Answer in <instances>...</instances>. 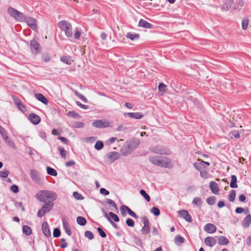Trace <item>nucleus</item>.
<instances>
[{"label":"nucleus","mask_w":251,"mask_h":251,"mask_svg":"<svg viewBox=\"0 0 251 251\" xmlns=\"http://www.w3.org/2000/svg\"><path fill=\"white\" fill-rule=\"evenodd\" d=\"M149 160L152 164L157 166L166 168H172L173 167L171 159L166 156H151L149 157Z\"/></svg>","instance_id":"obj_1"},{"label":"nucleus","mask_w":251,"mask_h":251,"mask_svg":"<svg viewBox=\"0 0 251 251\" xmlns=\"http://www.w3.org/2000/svg\"><path fill=\"white\" fill-rule=\"evenodd\" d=\"M36 198L38 201L42 202H45L48 201L53 202L57 199V195L53 191L41 190L36 194Z\"/></svg>","instance_id":"obj_2"},{"label":"nucleus","mask_w":251,"mask_h":251,"mask_svg":"<svg viewBox=\"0 0 251 251\" xmlns=\"http://www.w3.org/2000/svg\"><path fill=\"white\" fill-rule=\"evenodd\" d=\"M57 25L58 27L65 32V34L68 38L73 37V28L71 24L66 21L59 22Z\"/></svg>","instance_id":"obj_3"},{"label":"nucleus","mask_w":251,"mask_h":251,"mask_svg":"<svg viewBox=\"0 0 251 251\" xmlns=\"http://www.w3.org/2000/svg\"><path fill=\"white\" fill-rule=\"evenodd\" d=\"M8 14L16 20L22 21L24 18V15L23 13L18 11L12 7H9L7 9Z\"/></svg>","instance_id":"obj_4"},{"label":"nucleus","mask_w":251,"mask_h":251,"mask_svg":"<svg viewBox=\"0 0 251 251\" xmlns=\"http://www.w3.org/2000/svg\"><path fill=\"white\" fill-rule=\"evenodd\" d=\"M149 150L152 152L160 154L169 155L171 153L169 150L164 148L161 146H152L149 148Z\"/></svg>","instance_id":"obj_5"},{"label":"nucleus","mask_w":251,"mask_h":251,"mask_svg":"<svg viewBox=\"0 0 251 251\" xmlns=\"http://www.w3.org/2000/svg\"><path fill=\"white\" fill-rule=\"evenodd\" d=\"M92 125L97 128H102L107 127H111L110 123L106 120H97L92 123Z\"/></svg>","instance_id":"obj_6"},{"label":"nucleus","mask_w":251,"mask_h":251,"mask_svg":"<svg viewBox=\"0 0 251 251\" xmlns=\"http://www.w3.org/2000/svg\"><path fill=\"white\" fill-rule=\"evenodd\" d=\"M30 49L33 54H37L41 51V47L39 43L35 39L30 42Z\"/></svg>","instance_id":"obj_7"},{"label":"nucleus","mask_w":251,"mask_h":251,"mask_svg":"<svg viewBox=\"0 0 251 251\" xmlns=\"http://www.w3.org/2000/svg\"><path fill=\"white\" fill-rule=\"evenodd\" d=\"M120 211H121V213L123 217H125L126 215V211L127 212V213L130 216H132V217H133L135 219L138 218V216L136 214V213H135L133 211H132L126 205H122V206H121L120 207Z\"/></svg>","instance_id":"obj_8"},{"label":"nucleus","mask_w":251,"mask_h":251,"mask_svg":"<svg viewBox=\"0 0 251 251\" xmlns=\"http://www.w3.org/2000/svg\"><path fill=\"white\" fill-rule=\"evenodd\" d=\"M22 21L25 22L27 25L33 30H36L37 29L36 21L33 18L30 17H25L24 15V18L22 19Z\"/></svg>","instance_id":"obj_9"},{"label":"nucleus","mask_w":251,"mask_h":251,"mask_svg":"<svg viewBox=\"0 0 251 251\" xmlns=\"http://www.w3.org/2000/svg\"><path fill=\"white\" fill-rule=\"evenodd\" d=\"M30 176L34 183L36 184H39L40 183L41 178L39 173L37 171L34 169L31 170L30 172Z\"/></svg>","instance_id":"obj_10"},{"label":"nucleus","mask_w":251,"mask_h":251,"mask_svg":"<svg viewBox=\"0 0 251 251\" xmlns=\"http://www.w3.org/2000/svg\"><path fill=\"white\" fill-rule=\"evenodd\" d=\"M180 217L185 219L187 222L191 223L192 222L191 216L187 210H181L178 212Z\"/></svg>","instance_id":"obj_11"},{"label":"nucleus","mask_w":251,"mask_h":251,"mask_svg":"<svg viewBox=\"0 0 251 251\" xmlns=\"http://www.w3.org/2000/svg\"><path fill=\"white\" fill-rule=\"evenodd\" d=\"M106 157L111 163H113L119 158L120 154L117 152L111 151L107 154Z\"/></svg>","instance_id":"obj_12"},{"label":"nucleus","mask_w":251,"mask_h":251,"mask_svg":"<svg viewBox=\"0 0 251 251\" xmlns=\"http://www.w3.org/2000/svg\"><path fill=\"white\" fill-rule=\"evenodd\" d=\"M28 119L33 124L36 125L41 121L40 117L34 113H30L28 115Z\"/></svg>","instance_id":"obj_13"},{"label":"nucleus","mask_w":251,"mask_h":251,"mask_svg":"<svg viewBox=\"0 0 251 251\" xmlns=\"http://www.w3.org/2000/svg\"><path fill=\"white\" fill-rule=\"evenodd\" d=\"M124 116H128L130 118H133L135 119H142L144 115L141 112H127L125 113Z\"/></svg>","instance_id":"obj_14"},{"label":"nucleus","mask_w":251,"mask_h":251,"mask_svg":"<svg viewBox=\"0 0 251 251\" xmlns=\"http://www.w3.org/2000/svg\"><path fill=\"white\" fill-rule=\"evenodd\" d=\"M233 4V0H226L221 7V10L225 11L229 10Z\"/></svg>","instance_id":"obj_15"},{"label":"nucleus","mask_w":251,"mask_h":251,"mask_svg":"<svg viewBox=\"0 0 251 251\" xmlns=\"http://www.w3.org/2000/svg\"><path fill=\"white\" fill-rule=\"evenodd\" d=\"M204 230L208 233H213L216 231V227L213 224L208 223L204 226Z\"/></svg>","instance_id":"obj_16"},{"label":"nucleus","mask_w":251,"mask_h":251,"mask_svg":"<svg viewBox=\"0 0 251 251\" xmlns=\"http://www.w3.org/2000/svg\"><path fill=\"white\" fill-rule=\"evenodd\" d=\"M42 227L43 232L46 237H49L51 236L49 226L47 222H44L42 223Z\"/></svg>","instance_id":"obj_17"},{"label":"nucleus","mask_w":251,"mask_h":251,"mask_svg":"<svg viewBox=\"0 0 251 251\" xmlns=\"http://www.w3.org/2000/svg\"><path fill=\"white\" fill-rule=\"evenodd\" d=\"M209 188L211 190L212 193L215 195H217L219 193V188L218 186V184L216 182L214 181H212L209 183Z\"/></svg>","instance_id":"obj_18"},{"label":"nucleus","mask_w":251,"mask_h":251,"mask_svg":"<svg viewBox=\"0 0 251 251\" xmlns=\"http://www.w3.org/2000/svg\"><path fill=\"white\" fill-rule=\"evenodd\" d=\"M35 98L39 101L42 102L44 104L47 105L49 101L47 98L41 93H36L34 95Z\"/></svg>","instance_id":"obj_19"},{"label":"nucleus","mask_w":251,"mask_h":251,"mask_svg":"<svg viewBox=\"0 0 251 251\" xmlns=\"http://www.w3.org/2000/svg\"><path fill=\"white\" fill-rule=\"evenodd\" d=\"M132 151L128 145L123 146L121 149V153L125 156L129 155Z\"/></svg>","instance_id":"obj_20"},{"label":"nucleus","mask_w":251,"mask_h":251,"mask_svg":"<svg viewBox=\"0 0 251 251\" xmlns=\"http://www.w3.org/2000/svg\"><path fill=\"white\" fill-rule=\"evenodd\" d=\"M138 25L140 27L149 29L151 28L153 26V25L151 24L143 19L140 20L138 23Z\"/></svg>","instance_id":"obj_21"},{"label":"nucleus","mask_w":251,"mask_h":251,"mask_svg":"<svg viewBox=\"0 0 251 251\" xmlns=\"http://www.w3.org/2000/svg\"><path fill=\"white\" fill-rule=\"evenodd\" d=\"M205 244L209 247H213L216 244V240L212 237H207L204 240Z\"/></svg>","instance_id":"obj_22"},{"label":"nucleus","mask_w":251,"mask_h":251,"mask_svg":"<svg viewBox=\"0 0 251 251\" xmlns=\"http://www.w3.org/2000/svg\"><path fill=\"white\" fill-rule=\"evenodd\" d=\"M53 206V202L50 201L45 202L44 204L42 207V210H44L45 211L48 213L52 209Z\"/></svg>","instance_id":"obj_23"},{"label":"nucleus","mask_w":251,"mask_h":251,"mask_svg":"<svg viewBox=\"0 0 251 251\" xmlns=\"http://www.w3.org/2000/svg\"><path fill=\"white\" fill-rule=\"evenodd\" d=\"M251 223V215L248 214L244 219L243 221L242 226L244 228H248L249 227Z\"/></svg>","instance_id":"obj_24"},{"label":"nucleus","mask_w":251,"mask_h":251,"mask_svg":"<svg viewBox=\"0 0 251 251\" xmlns=\"http://www.w3.org/2000/svg\"><path fill=\"white\" fill-rule=\"evenodd\" d=\"M140 143V141L138 139H134V140L131 141L128 145L129 146L132 150L133 151L138 147Z\"/></svg>","instance_id":"obj_25"},{"label":"nucleus","mask_w":251,"mask_h":251,"mask_svg":"<svg viewBox=\"0 0 251 251\" xmlns=\"http://www.w3.org/2000/svg\"><path fill=\"white\" fill-rule=\"evenodd\" d=\"M61 62L68 65H70L73 62L72 57L70 56H62L60 58Z\"/></svg>","instance_id":"obj_26"},{"label":"nucleus","mask_w":251,"mask_h":251,"mask_svg":"<svg viewBox=\"0 0 251 251\" xmlns=\"http://www.w3.org/2000/svg\"><path fill=\"white\" fill-rule=\"evenodd\" d=\"M218 243L220 245H226L229 244V241L226 237L220 236L218 238Z\"/></svg>","instance_id":"obj_27"},{"label":"nucleus","mask_w":251,"mask_h":251,"mask_svg":"<svg viewBox=\"0 0 251 251\" xmlns=\"http://www.w3.org/2000/svg\"><path fill=\"white\" fill-rule=\"evenodd\" d=\"M244 1L243 0H238L237 1L233 6V8L235 10H240L242 9V7L244 6Z\"/></svg>","instance_id":"obj_28"},{"label":"nucleus","mask_w":251,"mask_h":251,"mask_svg":"<svg viewBox=\"0 0 251 251\" xmlns=\"http://www.w3.org/2000/svg\"><path fill=\"white\" fill-rule=\"evenodd\" d=\"M62 225L65 232L67 233V234L70 236L72 234L71 229L69 226L68 224L65 221L64 219L62 220Z\"/></svg>","instance_id":"obj_29"},{"label":"nucleus","mask_w":251,"mask_h":251,"mask_svg":"<svg viewBox=\"0 0 251 251\" xmlns=\"http://www.w3.org/2000/svg\"><path fill=\"white\" fill-rule=\"evenodd\" d=\"M126 37L130 39L132 41L138 39L139 38V34L138 33H132L128 32L126 35Z\"/></svg>","instance_id":"obj_30"},{"label":"nucleus","mask_w":251,"mask_h":251,"mask_svg":"<svg viewBox=\"0 0 251 251\" xmlns=\"http://www.w3.org/2000/svg\"><path fill=\"white\" fill-rule=\"evenodd\" d=\"M230 186L233 188H237L238 186L237 184V177L235 175H232L231 176Z\"/></svg>","instance_id":"obj_31"},{"label":"nucleus","mask_w":251,"mask_h":251,"mask_svg":"<svg viewBox=\"0 0 251 251\" xmlns=\"http://www.w3.org/2000/svg\"><path fill=\"white\" fill-rule=\"evenodd\" d=\"M22 230L23 233L27 236H29L32 233V230L28 226H24Z\"/></svg>","instance_id":"obj_32"},{"label":"nucleus","mask_w":251,"mask_h":251,"mask_svg":"<svg viewBox=\"0 0 251 251\" xmlns=\"http://www.w3.org/2000/svg\"><path fill=\"white\" fill-rule=\"evenodd\" d=\"M74 94L76 96L78 97L81 100H82L84 102L87 103L88 102L87 99L82 94L78 93V92L75 90H73Z\"/></svg>","instance_id":"obj_33"},{"label":"nucleus","mask_w":251,"mask_h":251,"mask_svg":"<svg viewBox=\"0 0 251 251\" xmlns=\"http://www.w3.org/2000/svg\"><path fill=\"white\" fill-rule=\"evenodd\" d=\"M77 223L81 226H84L86 224L87 221L85 218L78 216L76 219Z\"/></svg>","instance_id":"obj_34"},{"label":"nucleus","mask_w":251,"mask_h":251,"mask_svg":"<svg viewBox=\"0 0 251 251\" xmlns=\"http://www.w3.org/2000/svg\"><path fill=\"white\" fill-rule=\"evenodd\" d=\"M47 173L52 176H55L57 175V173L55 169L50 167H47Z\"/></svg>","instance_id":"obj_35"},{"label":"nucleus","mask_w":251,"mask_h":251,"mask_svg":"<svg viewBox=\"0 0 251 251\" xmlns=\"http://www.w3.org/2000/svg\"><path fill=\"white\" fill-rule=\"evenodd\" d=\"M140 194L148 202H150L151 198L150 196L146 193L144 190H141L140 191Z\"/></svg>","instance_id":"obj_36"},{"label":"nucleus","mask_w":251,"mask_h":251,"mask_svg":"<svg viewBox=\"0 0 251 251\" xmlns=\"http://www.w3.org/2000/svg\"><path fill=\"white\" fill-rule=\"evenodd\" d=\"M236 196V192L234 190H232L228 195V200L230 202H232L234 201Z\"/></svg>","instance_id":"obj_37"},{"label":"nucleus","mask_w":251,"mask_h":251,"mask_svg":"<svg viewBox=\"0 0 251 251\" xmlns=\"http://www.w3.org/2000/svg\"><path fill=\"white\" fill-rule=\"evenodd\" d=\"M151 228L150 226H143V227L141 229V232L144 235H147L150 232Z\"/></svg>","instance_id":"obj_38"},{"label":"nucleus","mask_w":251,"mask_h":251,"mask_svg":"<svg viewBox=\"0 0 251 251\" xmlns=\"http://www.w3.org/2000/svg\"><path fill=\"white\" fill-rule=\"evenodd\" d=\"M58 150L60 152V154L62 158L64 159L66 158L67 152L63 148L60 147H58Z\"/></svg>","instance_id":"obj_39"},{"label":"nucleus","mask_w":251,"mask_h":251,"mask_svg":"<svg viewBox=\"0 0 251 251\" xmlns=\"http://www.w3.org/2000/svg\"><path fill=\"white\" fill-rule=\"evenodd\" d=\"M81 35V31L79 30V29L77 27H76L74 30V38L76 40L78 39H79Z\"/></svg>","instance_id":"obj_40"},{"label":"nucleus","mask_w":251,"mask_h":251,"mask_svg":"<svg viewBox=\"0 0 251 251\" xmlns=\"http://www.w3.org/2000/svg\"><path fill=\"white\" fill-rule=\"evenodd\" d=\"M0 134L1 135L4 140H6L8 138L7 134L6 131L4 128L0 126Z\"/></svg>","instance_id":"obj_41"},{"label":"nucleus","mask_w":251,"mask_h":251,"mask_svg":"<svg viewBox=\"0 0 251 251\" xmlns=\"http://www.w3.org/2000/svg\"><path fill=\"white\" fill-rule=\"evenodd\" d=\"M151 212L156 216H159L160 214V210L157 207H153L151 209Z\"/></svg>","instance_id":"obj_42"},{"label":"nucleus","mask_w":251,"mask_h":251,"mask_svg":"<svg viewBox=\"0 0 251 251\" xmlns=\"http://www.w3.org/2000/svg\"><path fill=\"white\" fill-rule=\"evenodd\" d=\"M42 59L45 62H48L50 61V56L49 53H44L42 54Z\"/></svg>","instance_id":"obj_43"},{"label":"nucleus","mask_w":251,"mask_h":251,"mask_svg":"<svg viewBox=\"0 0 251 251\" xmlns=\"http://www.w3.org/2000/svg\"><path fill=\"white\" fill-rule=\"evenodd\" d=\"M103 143L101 141H98L95 145V148L97 150H100L103 147Z\"/></svg>","instance_id":"obj_44"},{"label":"nucleus","mask_w":251,"mask_h":251,"mask_svg":"<svg viewBox=\"0 0 251 251\" xmlns=\"http://www.w3.org/2000/svg\"><path fill=\"white\" fill-rule=\"evenodd\" d=\"M133 242L138 246H141L142 245V240L138 237H134L133 238Z\"/></svg>","instance_id":"obj_45"},{"label":"nucleus","mask_w":251,"mask_h":251,"mask_svg":"<svg viewBox=\"0 0 251 251\" xmlns=\"http://www.w3.org/2000/svg\"><path fill=\"white\" fill-rule=\"evenodd\" d=\"M84 236L86 238H87L90 240H92L94 238V236L92 232L89 230L85 231Z\"/></svg>","instance_id":"obj_46"},{"label":"nucleus","mask_w":251,"mask_h":251,"mask_svg":"<svg viewBox=\"0 0 251 251\" xmlns=\"http://www.w3.org/2000/svg\"><path fill=\"white\" fill-rule=\"evenodd\" d=\"M200 176H201L204 179H207L210 176L209 174L205 170H201L200 171Z\"/></svg>","instance_id":"obj_47"},{"label":"nucleus","mask_w":251,"mask_h":251,"mask_svg":"<svg viewBox=\"0 0 251 251\" xmlns=\"http://www.w3.org/2000/svg\"><path fill=\"white\" fill-rule=\"evenodd\" d=\"M175 242L176 244L178 243L182 244L184 242V239L180 235L176 236L175 238Z\"/></svg>","instance_id":"obj_48"},{"label":"nucleus","mask_w":251,"mask_h":251,"mask_svg":"<svg viewBox=\"0 0 251 251\" xmlns=\"http://www.w3.org/2000/svg\"><path fill=\"white\" fill-rule=\"evenodd\" d=\"M249 19L248 18H244L243 19L242 22V29L246 30L248 26Z\"/></svg>","instance_id":"obj_49"},{"label":"nucleus","mask_w":251,"mask_h":251,"mask_svg":"<svg viewBox=\"0 0 251 251\" xmlns=\"http://www.w3.org/2000/svg\"><path fill=\"white\" fill-rule=\"evenodd\" d=\"M106 203L108 204L110 206H112L116 210H118V207L117 206L116 203L112 200L107 199H106Z\"/></svg>","instance_id":"obj_50"},{"label":"nucleus","mask_w":251,"mask_h":251,"mask_svg":"<svg viewBox=\"0 0 251 251\" xmlns=\"http://www.w3.org/2000/svg\"><path fill=\"white\" fill-rule=\"evenodd\" d=\"M216 199L213 196H211L207 198L206 202L209 205H214L215 203Z\"/></svg>","instance_id":"obj_51"},{"label":"nucleus","mask_w":251,"mask_h":251,"mask_svg":"<svg viewBox=\"0 0 251 251\" xmlns=\"http://www.w3.org/2000/svg\"><path fill=\"white\" fill-rule=\"evenodd\" d=\"M109 215L111 217V218L113 219V220L115 222H119L120 219H119V218L118 217V216L116 214L113 213L112 212H110L109 213Z\"/></svg>","instance_id":"obj_52"},{"label":"nucleus","mask_w":251,"mask_h":251,"mask_svg":"<svg viewBox=\"0 0 251 251\" xmlns=\"http://www.w3.org/2000/svg\"><path fill=\"white\" fill-rule=\"evenodd\" d=\"M126 224L130 227H133L135 225L134 221L131 218H128L126 221Z\"/></svg>","instance_id":"obj_53"},{"label":"nucleus","mask_w":251,"mask_h":251,"mask_svg":"<svg viewBox=\"0 0 251 251\" xmlns=\"http://www.w3.org/2000/svg\"><path fill=\"white\" fill-rule=\"evenodd\" d=\"M73 196L78 200H82L84 198L81 194L78 193L77 192H74L73 193Z\"/></svg>","instance_id":"obj_54"},{"label":"nucleus","mask_w":251,"mask_h":251,"mask_svg":"<svg viewBox=\"0 0 251 251\" xmlns=\"http://www.w3.org/2000/svg\"><path fill=\"white\" fill-rule=\"evenodd\" d=\"M61 232L59 228H55L53 231V236L55 238L59 237L60 236Z\"/></svg>","instance_id":"obj_55"},{"label":"nucleus","mask_w":251,"mask_h":251,"mask_svg":"<svg viewBox=\"0 0 251 251\" xmlns=\"http://www.w3.org/2000/svg\"><path fill=\"white\" fill-rule=\"evenodd\" d=\"M230 135H231V138L234 137L236 139H238L240 137L239 132L237 130L231 131Z\"/></svg>","instance_id":"obj_56"},{"label":"nucleus","mask_w":251,"mask_h":251,"mask_svg":"<svg viewBox=\"0 0 251 251\" xmlns=\"http://www.w3.org/2000/svg\"><path fill=\"white\" fill-rule=\"evenodd\" d=\"M193 166L195 168V169H196L197 170L199 171L200 172L201 171V169H202V164L201 162V163L195 162L193 164Z\"/></svg>","instance_id":"obj_57"},{"label":"nucleus","mask_w":251,"mask_h":251,"mask_svg":"<svg viewBox=\"0 0 251 251\" xmlns=\"http://www.w3.org/2000/svg\"><path fill=\"white\" fill-rule=\"evenodd\" d=\"M98 232H99L100 235L102 238H105L106 237V234L105 232L102 230V229L101 227H98L97 228Z\"/></svg>","instance_id":"obj_58"},{"label":"nucleus","mask_w":251,"mask_h":251,"mask_svg":"<svg viewBox=\"0 0 251 251\" xmlns=\"http://www.w3.org/2000/svg\"><path fill=\"white\" fill-rule=\"evenodd\" d=\"M17 107L22 112H25L26 111V107L22 102L19 103Z\"/></svg>","instance_id":"obj_59"},{"label":"nucleus","mask_w":251,"mask_h":251,"mask_svg":"<svg viewBox=\"0 0 251 251\" xmlns=\"http://www.w3.org/2000/svg\"><path fill=\"white\" fill-rule=\"evenodd\" d=\"M75 103L76 104L79 106V107H80L82 109H88L89 108V106L88 105H85V104H82L80 101H76L75 102Z\"/></svg>","instance_id":"obj_60"},{"label":"nucleus","mask_w":251,"mask_h":251,"mask_svg":"<svg viewBox=\"0 0 251 251\" xmlns=\"http://www.w3.org/2000/svg\"><path fill=\"white\" fill-rule=\"evenodd\" d=\"M74 127L75 128H82L84 126V124L80 121H77L74 124Z\"/></svg>","instance_id":"obj_61"},{"label":"nucleus","mask_w":251,"mask_h":251,"mask_svg":"<svg viewBox=\"0 0 251 251\" xmlns=\"http://www.w3.org/2000/svg\"><path fill=\"white\" fill-rule=\"evenodd\" d=\"M142 222L144 224V226H150V222L148 218L147 217H143L142 218Z\"/></svg>","instance_id":"obj_62"},{"label":"nucleus","mask_w":251,"mask_h":251,"mask_svg":"<svg viewBox=\"0 0 251 251\" xmlns=\"http://www.w3.org/2000/svg\"><path fill=\"white\" fill-rule=\"evenodd\" d=\"M9 174V172L7 170H3L0 172V176L3 178L6 177Z\"/></svg>","instance_id":"obj_63"},{"label":"nucleus","mask_w":251,"mask_h":251,"mask_svg":"<svg viewBox=\"0 0 251 251\" xmlns=\"http://www.w3.org/2000/svg\"><path fill=\"white\" fill-rule=\"evenodd\" d=\"M192 203L196 205H200L201 203V199L198 197H195L192 201Z\"/></svg>","instance_id":"obj_64"}]
</instances>
